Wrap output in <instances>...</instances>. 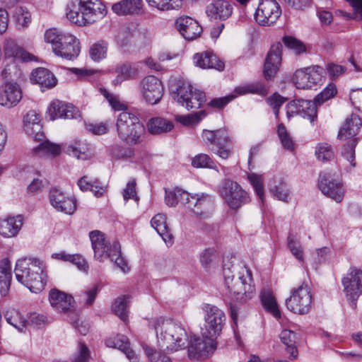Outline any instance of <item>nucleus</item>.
<instances>
[{
    "label": "nucleus",
    "mask_w": 362,
    "mask_h": 362,
    "mask_svg": "<svg viewBox=\"0 0 362 362\" xmlns=\"http://www.w3.org/2000/svg\"><path fill=\"white\" fill-rule=\"evenodd\" d=\"M13 18L18 30H23L31 23V14L27 8L18 6L14 8Z\"/></svg>",
    "instance_id": "a19ab883"
},
{
    "label": "nucleus",
    "mask_w": 362,
    "mask_h": 362,
    "mask_svg": "<svg viewBox=\"0 0 362 362\" xmlns=\"http://www.w3.org/2000/svg\"><path fill=\"white\" fill-rule=\"evenodd\" d=\"M234 93L235 94L233 93L224 97L213 98L207 103V107L221 110L238 95L248 93L266 95L268 90L267 87L262 82H255L243 84L236 87L234 90Z\"/></svg>",
    "instance_id": "f8f14e48"
},
{
    "label": "nucleus",
    "mask_w": 362,
    "mask_h": 362,
    "mask_svg": "<svg viewBox=\"0 0 362 362\" xmlns=\"http://www.w3.org/2000/svg\"><path fill=\"white\" fill-rule=\"evenodd\" d=\"M106 13V7L100 0H73L67 5L66 14L71 23L86 26L100 21Z\"/></svg>",
    "instance_id": "f03ea898"
},
{
    "label": "nucleus",
    "mask_w": 362,
    "mask_h": 362,
    "mask_svg": "<svg viewBox=\"0 0 362 362\" xmlns=\"http://www.w3.org/2000/svg\"><path fill=\"white\" fill-rule=\"evenodd\" d=\"M11 279V262L8 259L0 261V293L5 296L9 290Z\"/></svg>",
    "instance_id": "4c0bfd02"
},
{
    "label": "nucleus",
    "mask_w": 362,
    "mask_h": 362,
    "mask_svg": "<svg viewBox=\"0 0 362 362\" xmlns=\"http://www.w3.org/2000/svg\"><path fill=\"white\" fill-rule=\"evenodd\" d=\"M175 25L180 34L187 40L197 39L203 31L202 27L197 21L188 16L178 18Z\"/></svg>",
    "instance_id": "b1692460"
},
{
    "label": "nucleus",
    "mask_w": 362,
    "mask_h": 362,
    "mask_svg": "<svg viewBox=\"0 0 362 362\" xmlns=\"http://www.w3.org/2000/svg\"><path fill=\"white\" fill-rule=\"evenodd\" d=\"M341 283L343 291L347 300L351 302V306L356 308V301L362 295V271L355 267L350 268Z\"/></svg>",
    "instance_id": "4468645a"
},
{
    "label": "nucleus",
    "mask_w": 362,
    "mask_h": 362,
    "mask_svg": "<svg viewBox=\"0 0 362 362\" xmlns=\"http://www.w3.org/2000/svg\"><path fill=\"white\" fill-rule=\"evenodd\" d=\"M22 225L23 217L21 216L10 217L1 223V233L4 237H14L18 233Z\"/></svg>",
    "instance_id": "e433bc0d"
},
{
    "label": "nucleus",
    "mask_w": 362,
    "mask_h": 362,
    "mask_svg": "<svg viewBox=\"0 0 362 362\" xmlns=\"http://www.w3.org/2000/svg\"><path fill=\"white\" fill-rule=\"evenodd\" d=\"M22 99V90L18 84L6 82L0 86V105L6 107L16 106Z\"/></svg>",
    "instance_id": "4be33fe9"
},
{
    "label": "nucleus",
    "mask_w": 362,
    "mask_h": 362,
    "mask_svg": "<svg viewBox=\"0 0 362 362\" xmlns=\"http://www.w3.org/2000/svg\"><path fill=\"white\" fill-rule=\"evenodd\" d=\"M188 357L190 360H201L204 355V341L195 335L189 337Z\"/></svg>",
    "instance_id": "ea45409f"
},
{
    "label": "nucleus",
    "mask_w": 362,
    "mask_h": 362,
    "mask_svg": "<svg viewBox=\"0 0 362 362\" xmlns=\"http://www.w3.org/2000/svg\"><path fill=\"white\" fill-rule=\"evenodd\" d=\"M224 63L213 52L205 51V68L214 69L221 71L224 69Z\"/></svg>",
    "instance_id": "6e6d98bb"
},
{
    "label": "nucleus",
    "mask_w": 362,
    "mask_h": 362,
    "mask_svg": "<svg viewBox=\"0 0 362 362\" xmlns=\"http://www.w3.org/2000/svg\"><path fill=\"white\" fill-rule=\"evenodd\" d=\"M318 187L326 197L339 203L344 195L341 179L338 174L330 171L322 172L318 179Z\"/></svg>",
    "instance_id": "9b49d317"
},
{
    "label": "nucleus",
    "mask_w": 362,
    "mask_h": 362,
    "mask_svg": "<svg viewBox=\"0 0 362 362\" xmlns=\"http://www.w3.org/2000/svg\"><path fill=\"white\" fill-rule=\"evenodd\" d=\"M115 78L112 80L114 86H119L122 82L135 79L139 75L138 69L132 64L124 63L118 65L115 71Z\"/></svg>",
    "instance_id": "2f4dec72"
},
{
    "label": "nucleus",
    "mask_w": 362,
    "mask_h": 362,
    "mask_svg": "<svg viewBox=\"0 0 362 362\" xmlns=\"http://www.w3.org/2000/svg\"><path fill=\"white\" fill-rule=\"evenodd\" d=\"M66 34V33H62L56 28H50L45 32V40L52 45L54 53L56 50H58L59 46L65 37Z\"/></svg>",
    "instance_id": "09e8293b"
},
{
    "label": "nucleus",
    "mask_w": 362,
    "mask_h": 362,
    "mask_svg": "<svg viewBox=\"0 0 362 362\" xmlns=\"http://www.w3.org/2000/svg\"><path fill=\"white\" fill-rule=\"evenodd\" d=\"M66 152L69 155L73 156L78 159L87 160L90 157L88 144L79 140L74 141L70 144L67 146Z\"/></svg>",
    "instance_id": "79ce46f5"
},
{
    "label": "nucleus",
    "mask_w": 362,
    "mask_h": 362,
    "mask_svg": "<svg viewBox=\"0 0 362 362\" xmlns=\"http://www.w3.org/2000/svg\"><path fill=\"white\" fill-rule=\"evenodd\" d=\"M47 113L51 120L59 118L76 119L81 117L79 110L71 103L59 100H54L47 108Z\"/></svg>",
    "instance_id": "6ab92c4d"
},
{
    "label": "nucleus",
    "mask_w": 362,
    "mask_h": 362,
    "mask_svg": "<svg viewBox=\"0 0 362 362\" xmlns=\"http://www.w3.org/2000/svg\"><path fill=\"white\" fill-rule=\"evenodd\" d=\"M337 93L336 85L330 83H329L320 93L315 98V102L320 105L326 101L334 98Z\"/></svg>",
    "instance_id": "5fc2aeb1"
},
{
    "label": "nucleus",
    "mask_w": 362,
    "mask_h": 362,
    "mask_svg": "<svg viewBox=\"0 0 362 362\" xmlns=\"http://www.w3.org/2000/svg\"><path fill=\"white\" fill-rule=\"evenodd\" d=\"M277 133L283 146L286 149L291 150L293 147V141L283 124H279Z\"/></svg>",
    "instance_id": "69168bd1"
},
{
    "label": "nucleus",
    "mask_w": 362,
    "mask_h": 362,
    "mask_svg": "<svg viewBox=\"0 0 362 362\" xmlns=\"http://www.w3.org/2000/svg\"><path fill=\"white\" fill-rule=\"evenodd\" d=\"M282 45L280 42L272 45L264 65V75L267 79L273 78L281 64Z\"/></svg>",
    "instance_id": "412c9836"
},
{
    "label": "nucleus",
    "mask_w": 362,
    "mask_h": 362,
    "mask_svg": "<svg viewBox=\"0 0 362 362\" xmlns=\"http://www.w3.org/2000/svg\"><path fill=\"white\" fill-rule=\"evenodd\" d=\"M299 337L298 333L288 329H283L279 334L280 340L285 346V352L291 361L296 360L298 357L296 343Z\"/></svg>",
    "instance_id": "c85d7f7f"
},
{
    "label": "nucleus",
    "mask_w": 362,
    "mask_h": 362,
    "mask_svg": "<svg viewBox=\"0 0 362 362\" xmlns=\"http://www.w3.org/2000/svg\"><path fill=\"white\" fill-rule=\"evenodd\" d=\"M205 139L216 147V153L221 158L226 159L229 156L227 148L230 138L226 129L209 131L205 129Z\"/></svg>",
    "instance_id": "5701e85b"
},
{
    "label": "nucleus",
    "mask_w": 362,
    "mask_h": 362,
    "mask_svg": "<svg viewBox=\"0 0 362 362\" xmlns=\"http://www.w3.org/2000/svg\"><path fill=\"white\" fill-rule=\"evenodd\" d=\"M170 92L173 99L186 109H199L204 103L202 91L183 78H176L170 84Z\"/></svg>",
    "instance_id": "423d86ee"
},
{
    "label": "nucleus",
    "mask_w": 362,
    "mask_h": 362,
    "mask_svg": "<svg viewBox=\"0 0 362 362\" xmlns=\"http://www.w3.org/2000/svg\"><path fill=\"white\" fill-rule=\"evenodd\" d=\"M309 75V83L310 89L313 87L322 84L326 78V70L319 65H313L306 67Z\"/></svg>",
    "instance_id": "37998d69"
},
{
    "label": "nucleus",
    "mask_w": 362,
    "mask_h": 362,
    "mask_svg": "<svg viewBox=\"0 0 362 362\" xmlns=\"http://www.w3.org/2000/svg\"><path fill=\"white\" fill-rule=\"evenodd\" d=\"M312 301V296L308 286L303 284L293 290L292 295L286 300V305L292 313L305 315L309 312Z\"/></svg>",
    "instance_id": "ddd939ff"
},
{
    "label": "nucleus",
    "mask_w": 362,
    "mask_h": 362,
    "mask_svg": "<svg viewBox=\"0 0 362 362\" xmlns=\"http://www.w3.org/2000/svg\"><path fill=\"white\" fill-rule=\"evenodd\" d=\"M283 42L296 54H300L306 50L305 45L295 37L286 36L283 38Z\"/></svg>",
    "instance_id": "680f3d73"
},
{
    "label": "nucleus",
    "mask_w": 362,
    "mask_h": 362,
    "mask_svg": "<svg viewBox=\"0 0 362 362\" xmlns=\"http://www.w3.org/2000/svg\"><path fill=\"white\" fill-rule=\"evenodd\" d=\"M288 246L292 255L300 262H303V249L301 244L290 234L288 236Z\"/></svg>",
    "instance_id": "052dcab7"
},
{
    "label": "nucleus",
    "mask_w": 362,
    "mask_h": 362,
    "mask_svg": "<svg viewBox=\"0 0 362 362\" xmlns=\"http://www.w3.org/2000/svg\"><path fill=\"white\" fill-rule=\"evenodd\" d=\"M105 343L109 347L117 348L122 351L131 362H136V354L129 347V339L124 335L117 334L115 337H110Z\"/></svg>",
    "instance_id": "7c9ffc66"
},
{
    "label": "nucleus",
    "mask_w": 362,
    "mask_h": 362,
    "mask_svg": "<svg viewBox=\"0 0 362 362\" xmlns=\"http://www.w3.org/2000/svg\"><path fill=\"white\" fill-rule=\"evenodd\" d=\"M89 238L94 251L95 258L100 262L107 258L112 245L107 244L104 234L100 230H93L90 232Z\"/></svg>",
    "instance_id": "cd10ccee"
},
{
    "label": "nucleus",
    "mask_w": 362,
    "mask_h": 362,
    "mask_svg": "<svg viewBox=\"0 0 362 362\" xmlns=\"http://www.w3.org/2000/svg\"><path fill=\"white\" fill-rule=\"evenodd\" d=\"M107 42L103 40L93 44L89 50L90 58L95 62L105 59L107 56Z\"/></svg>",
    "instance_id": "603ef678"
},
{
    "label": "nucleus",
    "mask_w": 362,
    "mask_h": 362,
    "mask_svg": "<svg viewBox=\"0 0 362 362\" xmlns=\"http://www.w3.org/2000/svg\"><path fill=\"white\" fill-rule=\"evenodd\" d=\"M90 358V351L88 347L84 343L79 342L73 356L72 362H89Z\"/></svg>",
    "instance_id": "bf43d9fd"
},
{
    "label": "nucleus",
    "mask_w": 362,
    "mask_h": 362,
    "mask_svg": "<svg viewBox=\"0 0 362 362\" xmlns=\"http://www.w3.org/2000/svg\"><path fill=\"white\" fill-rule=\"evenodd\" d=\"M227 288L236 300L246 302L252 299L256 292L251 271L247 267H243L238 279Z\"/></svg>",
    "instance_id": "9d476101"
},
{
    "label": "nucleus",
    "mask_w": 362,
    "mask_h": 362,
    "mask_svg": "<svg viewBox=\"0 0 362 362\" xmlns=\"http://www.w3.org/2000/svg\"><path fill=\"white\" fill-rule=\"evenodd\" d=\"M40 123V116L35 111H29L23 117V129L35 140L41 141L44 137Z\"/></svg>",
    "instance_id": "bb28decb"
},
{
    "label": "nucleus",
    "mask_w": 362,
    "mask_h": 362,
    "mask_svg": "<svg viewBox=\"0 0 362 362\" xmlns=\"http://www.w3.org/2000/svg\"><path fill=\"white\" fill-rule=\"evenodd\" d=\"M107 257H109L112 262H114L115 265L123 272L126 273L129 271L127 264L124 257L121 255L119 243H113L110 248V252H108Z\"/></svg>",
    "instance_id": "49530a36"
},
{
    "label": "nucleus",
    "mask_w": 362,
    "mask_h": 362,
    "mask_svg": "<svg viewBox=\"0 0 362 362\" xmlns=\"http://www.w3.org/2000/svg\"><path fill=\"white\" fill-rule=\"evenodd\" d=\"M218 255L214 249H207L205 250V271L206 268H215L218 265Z\"/></svg>",
    "instance_id": "774afa93"
},
{
    "label": "nucleus",
    "mask_w": 362,
    "mask_h": 362,
    "mask_svg": "<svg viewBox=\"0 0 362 362\" xmlns=\"http://www.w3.org/2000/svg\"><path fill=\"white\" fill-rule=\"evenodd\" d=\"M204 110H200L198 112L187 115H177L176 117V120L184 126L192 127L202 121V116Z\"/></svg>",
    "instance_id": "13d9d810"
},
{
    "label": "nucleus",
    "mask_w": 362,
    "mask_h": 362,
    "mask_svg": "<svg viewBox=\"0 0 362 362\" xmlns=\"http://www.w3.org/2000/svg\"><path fill=\"white\" fill-rule=\"evenodd\" d=\"M116 131L121 141L132 146L143 141L146 129L136 115L124 111L117 117Z\"/></svg>",
    "instance_id": "20e7f679"
},
{
    "label": "nucleus",
    "mask_w": 362,
    "mask_h": 362,
    "mask_svg": "<svg viewBox=\"0 0 362 362\" xmlns=\"http://www.w3.org/2000/svg\"><path fill=\"white\" fill-rule=\"evenodd\" d=\"M128 296H123L117 298L112 305L113 313L117 315L122 320L126 322L127 320V307H128Z\"/></svg>",
    "instance_id": "de8ad7c7"
},
{
    "label": "nucleus",
    "mask_w": 362,
    "mask_h": 362,
    "mask_svg": "<svg viewBox=\"0 0 362 362\" xmlns=\"http://www.w3.org/2000/svg\"><path fill=\"white\" fill-rule=\"evenodd\" d=\"M6 322L21 332L27 327V320L24 319L20 312L16 309L8 310L5 314Z\"/></svg>",
    "instance_id": "a18cd8bd"
},
{
    "label": "nucleus",
    "mask_w": 362,
    "mask_h": 362,
    "mask_svg": "<svg viewBox=\"0 0 362 362\" xmlns=\"http://www.w3.org/2000/svg\"><path fill=\"white\" fill-rule=\"evenodd\" d=\"M174 125L172 122L162 117H154L147 123L148 132L152 134H160L171 131Z\"/></svg>",
    "instance_id": "58836bf2"
},
{
    "label": "nucleus",
    "mask_w": 362,
    "mask_h": 362,
    "mask_svg": "<svg viewBox=\"0 0 362 362\" xmlns=\"http://www.w3.org/2000/svg\"><path fill=\"white\" fill-rule=\"evenodd\" d=\"M102 93L113 110L121 111L127 109V105L122 103L117 95L110 93L106 90H103Z\"/></svg>",
    "instance_id": "0e129e2a"
},
{
    "label": "nucleus",
    "mask_w": 362,
    "mask_h": 362,
    "mask_svg": "<svg viewBox=\"0 0 362 362\" xmlns=\"http://www.w3.org/2000/svg\"><path fill=\"white\" fill-rule=\"evenodd\" d=\"M61 146L52 143L49 140H45L42 141L39 145L33 148L32 150L33 155L40 158H54L59 156L61 153Z\"/></svg>",
    "instance_id": "c9c22d12"
},
{
    "label": "nucleus",
    "mask_w": 362,
    "mask_h": 362,
    "mask_svg": "<svg viewBox=\"0 0 362 362\" xmlns=\"http://www.w3.org/2000/svg\"><path fill=\"white\" fill-rule=\"evenodd\" d=\"M151 224L168 245L173 244V235L170 233L166 223V216L164 214H158L154 216L151 221Z\"/></svg>",
    "instance_id": "72a5a7b5"
},
{
    "label": "nucleus",
    "mask_w": 362,
    "mask_h": 362,
    "mask_svg": "<svg viewBox=\"0 0 362 362\" xmlns=\"http://www.w3.org/2000/svg\"><path fill=\"white\" fill-rule=\"evenodd\" d=\"M165 204L169 206H175L178 202L182 203L192 216L199 218L204 213V195L191 194L179 188L165 190Z\"/></svg>",
    "instance_id": "0eeeda50"
},
{
    "label": "nucleus",
    "mask_w": 362,
    "mask_h": 362,
    "mask_svg": "<svg viewBox=\"0 0 362 362\" xmlns=\"http://www.w3.org/2000/svg\"><path fill=\"white\" fill-rule=\"evenodd\" d=\"M30 81L46 88H52L57 83L54 75L45 68H37L34 70L31 74Z\"/></svg>",
    "instance_id": "473e14b6"
},
{
    "label": "nucleus",
    "mask_w": 362,
    "mask_h": 362,
    "mask_svg": "<svg viewBox=\"0 0 362 362\" xmlns=\"http://www.w3.org/2000/svg\"><path fill=\"white\" fill-rule=\"evenodd\" d=\"M272 194L279 200L286 202L289 195V190L284 183L274 186L270 189Z\"/></svg>",
    "instance_id": "338daca9"
},
{
    "label": "nucleus",
    "mask_w": 362,
    "mask_h": 362,
    "mask_svg": "<svg viewBox=\"0 0 362 362\" xmlns=\"http://www.w3.org/2000/svg\"><path fill=\"white\" fill-rule=\"evenodd\" d=\"M317 105L315 100H294L286 105L287 117L290 118L294 115H298L313 122L317 117Z\"/></svg>",
    "instance_id": "a211bd4d"
},
{
    "label": "nucleus",
    "mask_w": 362,
    "mask_h": 362,
    "mask_svg": "<svg viewBox=\"0 0 362 362\" xmlns=\"http://www.w3.org/2000/svg\"><path fill=\"white\" fill-rule=\"evenodd\" d=\"M206 13L211 21H224L233 13V6L226 0H212L206 6Z\"/></svg>",
    "instance_id": "393cba45"
},
{
    "label": "nucleus",
    "mask_w": 362,
    "mask_h": 362,
    "mask_svg": "<svg viewBox=\"0 0 362 362\" xmlns=\"http://www.w3.org/2000/svg\"><path fill=\"white\" fill-rule=\"evenodd\" d=\"M281 14V8L275 0H262L255 13V19L260 25L270 26L276 22Z\"/></svg>",
    "instance_id": "2eb2a0df"
},
{
    "label": "nucleus",
    "mask_w": 362,
    "mask_h": 362,
    "mask_svg": "<svg viewBox=\"0 0 362 362\" xmlns=\"http://www.w3.org/2000/svg\"><path fill=\"white\" fill-rule=\"evenodd\" d=\"M144 349L151 362H172L170 357L163 354L160 351H155L148 346H144Z\"/></svg>",
    "instance_id": "e2e57ef3"
},
{
    "label": "nucleus",
    "mask_w": 362,
    "mask_h": 362,
    "mask_svg": "<svg viewBox=\"0 0 362 362\" xmlns=\"http://www.w3.org/2000/svg\"><path fill=\"white\" fill-rule=\"evenodd\" d=\"M142 8V0H122L112 6L113 12L119 16L138 15L141 12Z\"/></svg>",
    "instance_id": "c756f323"
},
{
    "label": "nucleus",
    "mask_w": 362,
    "mask_h": 362,
    "mask_svg": "<svg viewBox=\"0 0 362 362\" xmlns=\"http://www.w3.org/2000/svg\"><path fill=\"white\" fill-rule=\"evenodd\" d=\"M218 192L227 206L235 211L250 202L248 192L240 184L230 179L223 180Z\"/></svg>",
    "instance_id": "6e6552de"
},
{
    "label": "nucleus",
    "mask_w": 362,
    "mask_h": 362,
    "mask_svg": "<svg viewBox=\"0 0 362 362\" xmlns=\"http://www.w3.org/2000/svg\"><path fill=\"white\" fill-rule=\"evenodd\" d=\"M49 199L51 205L58 211L71 215L76 210V200L65 196L63 192L57 188L50 189Z\"/></svg>",
    "instance_id": "aec40b11"
},
{
    "label": "nucleus",
    "mask_w": 362,
    "mask_h": 362,
    "mask_svg": "<svg viewBox=\"0 0 362 362\" xmlns=\"http://www.w3.org/2000/svg\"><path fill=\"white\" fill-rule=\"evenodd\" d=\"M306 67L296 70L292 76V82L298 89H310L309 75Z\"/></svg>",
    "instance_id": "3c124183"
},
{
    "label": "nucleus",
    "mask_w": 362,
    "mask_h": 362,
    "mask_svg": "<svg viewBox=\"0 0 362 362\" xmlns=\"http://www.w3.org/2000/svg\"><path fill=\"white\" fill-rule=\"evenodd\" d=\"M49 301L52 308L57 313H70L78 317L75 312L74 298L64 292L53 288L49 293Z\"/></svg>",
    "instance_id": "f3484780"
},
{
    "label": "nucleus",
    "mask_w": 362,
    "mask_h": 362,
    "mask_svg": "<svg viewBox=\"0 0 362 362\" xmlns=\"http://www.w3.org/2000/svg\"><path fill=\"white\" fill-rule=\"evenodd\" d=\"M260 298L264 309L274 317H280V310L272 293L269 291H264L261 293Z\"/></svg>",
    "instance_id": "c03bdc74"
},
{
    "label": "nucleus",
    "mask_w": 362,
    "mask_h": 362,
    "mask_svg": "<svg viewBox=\"0 0 362 362\" xmlns=\"http://www.w3.org/2000/svg\"><path fill=\"white\" fill-rule=\"evenodd\" d=\"M139 87L143 99L151 105L157 104L161 100L164 93L162 82L153 76L144 78Z\"/></svg>",
    "instance_id": "dca6fc26"
},
{
    "label": "nucleus",
    "mask_w": 362,
    "mask_h": 362,
    "mask_svg": "<svg viewBox=\"0 0 362 362\" xmlns=\"http://www.w3.org/2000/svg\"><path fill=\"white\" fill-rule=\"evenodd\" d=\"M59 47L54 54L66 59L74 60L80 53L79 41L75 36L69 33L66 34Z\"/></svg>",
    "instance_id": "a878e982"
},
{
    "label": "nucleus",
    "mask_w": 362,
    "mask_h": 362,
    "mask_svg": "<svg viewBox=\"0 0 362 362\" xmlns=\"http://www.w3.org/2000/svg\"><path fill=\"white\" fill-rule=\"evenodd\" d=\"M315 154L317 159L323 162L330 160L334 158L332 148L327 143L319 144L316 146Z\"/></svg>",
    "instance_id": "4d7b16f0"
},
{
    "label": "nucleus",
    "mask_w": 362,
    "mask_h": 362,
    "mask_svg": "<svg viewBox=\"0 0 362 362\" xmlns=\"http://www.w3.org/2000/svg\"><path fill=\"white\" fill-rule=\"evenodd\" d=\"M158 345L168 351H177L186 347L189 336L180 325L159 319L155 324Z\"/></svg>",
    "instance_id": "7ed1b4c3"
},
{
    "label": "nucleus",
    "mask_w": 362,
    "mask_h": 362,
    "mask_svg": "<svg viewBox=\"0 0 362 362\" xmlns=\"http://www.w3.org/2000/svg\"><path fill=\"white\" fill-rule=\"evenodd\" d=\"M362 125L360 117L356 115H351L347 118L339 129L338 138L341 141L349 139V144L344 147L342 156L346 159L352 168L356 167L355 147L357 139L355 136L358 133Z\"/></svg>",
    "instance_id": "1a4fd4ad"
},
{
    "label": "nucleus",
    "mask_w": 362,
    "mask_h": 362,
    "mask_svg": "<svg viewBox=\"0 0 362 362\" xmlns=\"http://www.w3.org/2000/svg\"><path fill=\"white\" fill-rule=\"evenodd\" d=\"M5 54L8 57H13L17 60L23 62L33 61L35 56L26 52L22 47H19L15 41L12 40H7L4 47Z\"/></svg>",
    "instance_id": "f704fd0d"
},
{
    "label": "nucleus",
    "mask_w": 362,
    "mask_h": 362,
    "mask_svg": "<svg viewBox=\"0 0 362 362\" xmlns=\"http://www.w3.org/2000/svg\"><path fill=\"white\" fill-rule=\"evenodd\" d=\"M247 179L255 189L257 195L261 199V201L264 202V191L263 187V178L262 175H257L256 173H248Z\"/></svg>",
    "instance_id": "864d4df0"
},
{
    "label": "nucleus",
    "mask_w": 362,
    "mask_h": 362,
    "mask_svg": "<svg viewBox=\"0 0 362 362\" xmlns=\"http://www.w3.org/2000/svg\"><path fill=\"white\" fill-rule=\"evenodd\" d=\"M223 312L211 305H205V358L211 356L217 349V338L225 324Z\"/></svg>",
    "instance_id": "39448f33"
},
{
    "label": "nucleus",
    "mask_w": 362,
    "mask_h": 362,
    "mask_svg": "<svg viewBox=\"0 0 362 362\" xmlns=\"http://www.w3.org/2000/svg\"><path fill=\"white\" fill-rule=\"evenodd\" d=\"M148 4L160 11H170L181 7L182 0H146Z\"/></svg>",
    "instance_id": "8fccbe9b"
},
{
    "label": "nucleus",
    "mask_w": 362,
    "mask_h": 362,
    "mask_svg": "<svg viewBox=\"0 0 362 362\" xmlns=\"http://www.w3.org/2000/svg\"><path fill=\"white\" fill-rule=\"evenodd\" d=\"M14 272L18 282L33 293L41 292L47 283V273L43 262L37 258L24 257L16 264Z\"/></svg>",
    "instance_id": "f257e3e1"
}]
</instances>
